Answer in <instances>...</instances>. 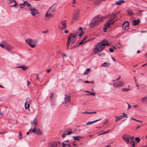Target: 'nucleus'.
I'll return each instance as SVG.
<instances>
[{"label": "nucleus", "instance_id": "nucleus-62", "mask_svg": "<svg viewBox=\"0 0 147 147\" xmlns=\"http://www.w3.org/2000/svg\"><path fill=\"white\" fill-rule=\"evenodd\" d=\"M87 38V36H85V37L82 40H83V41L84 42V41Z\"/></svg>", "mask_w": 147, "mask_h": 147}, {"label": "nucleus", "instance_id": "nucleus-37", "mask_svg": "<svg viewBox=\"0 0 147 147\" xmlns=\"http://www.w3.org/2000/svg\"><path fill=\"white\" fill-rule=\"evenodd\" d=\"M100 1L99 0H97L94 2V4L96 5H98L99 4Z\"/></svg>", "mask_w": 147, "mask_h": 147}, {"label": "nucleus", "instance_id": "nucleus-53", "mask_svg": "<svg viewBox=\"0 0 147 147\" xmlns=\"http://www.w3.org/2000/svg\"><path fill=\"white\" fill-rule=\"evenodd\" d=\"M90 93L92 95L94 96L95 94V93L90 92Z\"/></svg>", "mask_w": 147, "mask_h": 147}, {"label": "nucleus", "instance_id": "nucleus-28", "mask_svg": "<svg viewBox=\"0 0 147 147\" xmlns=\"http://www.w3.org/2000/svg\"><path fill=\"white\" fill-rule=\"evenodd\" d=\"M9 3H15L13 5H12L11 6V7L15 6L17 4V3H16V2L14 0H9Z\"/></svg>", "mask_w": 147, "mask_h": 147}, {"label": "nucleus", "instance_id": "nucleus-1", "mask_svg": "<svg viewBox=\"0 0 147 147\" xmlns=\"http://www.w3.org/2000/svg\"><path fill=\"white\" fill-rule=\"evenodd\" d=\"M110 43H108L106 40H103L98 43L95 46L94 51L95 53L100 52L104 49L103 47L108 46Z\"/></svg>", "mask_w": 147, "mask_h": 147}, {"label": "nucleus", "instance_id": "nucleus-57", "mask_svg": "<svg viewBox=\"0 0 147 147\" xmlns=\"http://www.w3.org/2000/svg\"><path fill=\"white\" fill-rule=\"evenodd\" d=\"M27 103L25 102V107L26 109H28L29 108H27Z\"/></svg>", "mask_w": 147, "mask_h": 147}, {"label": "nucleus", "instance_id": "nucleus-20", "mask_svg": "<svg viewBox=\"0 0 147 147\" xmlns=\"http://www.w3.org/2000/svg\"><path fill=\"white\" fill-rule=\"evenodd\" d=\"M62 147H71L70 144H66L63 142H61Z\"/></svg>", "mask_w": 147, "mask_h": 147}, {"label": "nucleus", "instance_id": "nucleus-21", "mask_svg": "<svg viewBox=\"0 0 147 147\" xmlns=\"http://www.w3.org/2000/svg\"><path fill=\"white\" fill-rule=\"evenodd\" d=\"M78 33H72L69 36H71L70 37V40H71V38H76V37L77 35H78Z\"/></svg>", "mask_w": 147, "mask_h": 147}, {"label": "nucleus", "instance_id": "nucleus-12", "mask_svg": "<svg viewBox=\"0 0 147 147\" xmlns=\"http://www.w3.org/2000/svg\"><path fill=\"white\" fill-rule=\"evenodd\" d=\"M129 26V23L128 21H126L124 22L122 24V28L125 30H127L128 29Z\"/></svg>", "mask_w": 147, "mask_h": 147}, {"label": "nucleus", "instance_id": "nucleus-23", "mask_svg": "<svg viewBox=\"0 0 147 147\" xmlns=\"http://www.w3.org/2000/svg\"><path fill=\"white\" fill-rule=\"evenodd\" d=\"M70 37L71 36H69L68 38V40L66 44V47H67V50L69 49V47L70 43Z\"/></svg>", "mask_w": 147, "mask_h": 147}, {"label": "nucleus", "instance_id": "nucleus-35", "mask_svg": "<svg viewBox=\"0 0 147 147\" xmlns=\"http://www.w3.org/2000/svg\"><path fill=\"white\" fill-rule=\"evenodd\" d=\"M63 133H65L66 135H70L72 133V132L71 131H65L63 132Z\"/></svg>", "mask_w": 147, "mask_h": 147}, {"label": "nucleus", "instance_id": "nucleus-64", "mask_svg": "<svg viewBox=\"0 0 147 147\" xmlns=\"http://www.w3.org/2000/svg\"><path fill=\"white\" fill-rule=\"evenodd\" d=\"M146 65H147V63H146L145 64H144V65H142V67H144L145 66H146Z\"/></svg>", "mask_w": 147, "mask_h": 147}, {"label": "nucleus", "instance_id": "nucleus-4", "mask_svg": "<svg viewBox=\"0 0 147 147\" xmlns=\"http://www.w3.org/2000/svg\"><path fill=\"white\" fill-rule=\"evenodd\" d=\"M55 7H53V6H52L50 8L49 10L47 11V12L45 14V16L46 17L49 18H53L54 16L51 13H49V11H50L51 12H53L55 11Z\"/></svg>", "mask_w": 147, "mask_h": 147}, {"label": "nucleus", "instance_id": "nucleus-2", "mask_svg": "<svg viewBox=\"0 0 147 147\" xmlns=\"http://www.w3.org/2000/svg\"><path fill=\"white\" fill-rule=\"evenodd\" d=\"M101 16H98L92 18L90 24L92 27L97 25L105 18Z\"/></svg>", "mask_w": 147, "mask_h": 147}, {"label": "nucleus", "instance_id": "nucleus-42", "mask_svg": "<svg viewBox=\"0 0 147 147\" xmlns=\"http://www.w3.org/2000/svg\"><path fill=\"white\" fill-rule=\"evenodd\" d=\"M0 46L1 47L3 48H5V45L2 44V43H0Z\"/></svg>", "mask_w": 147, "mask_h": 147}, {"label": "nucleus", "instance_id": "nucleus-47", "mask_svg": "<svg viewBox=\"0 0 147 147\" xmlns=\"http://www.w3.org/2000/svg\"><path fill=\"white\" fill-rule=\"evenodd\" d=\"M114 51V49L113 48H110L109 49V52H113Z\"/></svg>", "mask_w": 147, "mask_h": 147}, {"label": "nucleus", "instance_id": "nucleus-15", "mask_svg": "<svg viewBox=\"0 0 147 147\" xmlns=\"http://www.w3.org/2000/svg\"><path fill=\"white\" fill-rule=\"evenodd\" d=\"M5 48L7 50L10 51L13 49V47L8 43H5Z\"/></svg>", "mask_w": 147, "mask_h": 147}, {"label": "nucleus", "instance_id": "nucleus-6", "mask_svg": "<svg viewBox=\"0 0 147 147\" xmlns=\"http://www.w3.org/2000/svg\"><path fill=\"white\" fill-rule=\"evenodd\" d=\"M79 11V10L78 9H76L75 10L73 17V20L71 22L72 23L74 21L77 20L78 19Z\"/></svg>", "mask_w": 147, "mask_h": 147}, {"label": "nucleus", "instance_id": "nucleus-55", "mask_svg": "<svg viewBox=\"0 0 147 147\" xmlns=\"http://www.w3.org/2000/svg\"><path fill=\"white\" fill-rule=\"evenodd\" d=\"M132 147H135L134 141H133V142L132 143Z\"/></svg>", "mask_w": 147, "mask_h": 147}, {"label": "nucleus", "instance_id": "nucleus-36", "mask_svg": "<svg viewBox=\"0 0 147 147\" xmlns=\"http://www.w3.org/2000/svg\"><path fill=\"white\" fill-rule=\"evenodd\" d=\"M129 90V88H123L121 89V90L122 91L127 92Z\"/></svg>", "mask_w": 147, "mask_h": 147}, {"label": "nucleus", "instance_id": "nucleus-8", "mask_svg": "<svg viewBox=\"0 0 147 147\" xmlns=\"http://www.w3.org/2000/svg\"><path fill=\"white\" fill-rule=\"evenodd\" d=\"M113 85L115 88H118L123 86L124 85V84L122 81H120L115 82Z\"/></svg>", "mask_w": 147, "mask_h": 147}, {"label": "nucleus", "instance_id": "nucleus-30", "mask_svg": "<svg viewBox=\"0 0 147 147\" xmlns=\"http://www.w3.org/2000/svg\"><path fill=\"white\" fill-rule=\"evenodd\" d=\"M110 65V64L109 63L105 62L103 63H102L101 66L104 67H107L109 66Z\"/></svg>", "mask_w": 147, "mask_h": 147}, {"label": "nucleus", "instance_id": "nucleus-46", "mask_svg": "<svg viewBox=\"0 0 147 147\" xmlns=\"http://www.w3.org/2000/svg\"><path fill=\"white\" fill-rule=\"evenodd\" d=\"M127 104L128 105L127 110H129L130 109L131 107V105L129 103H127Z\"/></svg>", "mask_w": 147, "mask_h": 147}, {"label": "nucleus", "instance_id": "nucleus-17", "mask_svg": "<svg viewBox=\"0 0 147 147\" xmlns=\"http://www.w3.org/2000/svg\"><path fill=\"white\" fill-rule=\"evenodd\" d=\"M26 5L28 7H31V5L28 3V2L26 1H25L24 2L23 4H20V7L21 8H23L24 7V5Z\"/></svg>", "mask_w": 147, "mask_h": 147}, {"label": "nucleus", "instance_id": "nucleus-25", "mask_svg": "<svg viewBox=\"0 0 147 147\" xmlns=\"http://www.w3.org/2000/svg\"><path fill=\"white\" fill-rule=\"evenodd\" d=\"M26 102L27 104V108H29L30 104L31 102L30 98H27L26 100Z\"/></svg>", "mask_w": 147, "mask_h": 147}, {"label": "nucleus", "instance_id": "nucleus-41", "mask_svg": "<svg viewBox=\"0 0 147 147\" xmlns=\"http://www.w3.org/2000/svg\"><path fill=\"white\" fill-rule=\"evenodd\" d=\"M76 40V39H75V38H71V42H72V43H74L75 42Z\"/></svg>", "mask_w": 147, "mask_h": 147}, {"label": "nucleus", "instance_id": "nucleus-56", "mask_svg": "<svg viewBox=\"0 0 147 147\" xmlns=\"http://www.w3.org/2000/svg\"><path fill=\"white\" fill-rule=\"evenodd\" d=\"M92 82H89L88 81H86L84 82V83H92Z\"/></svg>", "mask_w": 147, "mask_h": 147}, {"label": "nucleus", "instance_id": "nucleus-29", "mask_svg": "<svg viewBox=\"0 0 147 147\" xmlns=\"http://www.w3.org/2000/svg\"><path fill=\"white\" fill-rule=\"evenodd\" d=\"M100 119H98V120H95L94 121H89L87 123H86V125H90V124H91L92 123H94L96 122H97L98 121L100 120Z\"/></svg>", "mask_w": 147, "mask_h": 147}, {"label": "nucleus", "instance_id": "nucleus-50", "mask_svg": "<svg viewBox=\"0 0 147 147\" xmlns=\"http://www.w3.org/2000/svg\"><path fill=\"white\" fill-rule=\"evenodd\" d=\"M75 142L76 141H74L73 142L72 145L74 146H77V145L76 144H75Z\"/></svg>", "mask_w": 147, "mask_h": 147}, {"label": "nucleus", "instance_id": "nucleus-43", "mask_svg": "<svg viewBox=\"0 0 147 147\" xmlns=\"http://www.w3.org/2000/svg\"><path fill=\"white\" fill-rule=\"evenodd\" d=\"M115 117L116 118L115 121L117 122L118 121L120 120L121 119L118 116H115Z\"/></svg>", "mask_w": 147, "mask_h": 147}, {"label": "nucleus", "instance_id": "nucleus-48", "mask_svg": "<svg viewBox=\"0 0 147 147\" xmlns=\"http://www.w3.org/2000/svg\"><path fill=\"white\" fill-rule=\"evenodd\" d=\"M123 117H127V114H125L124 113H123Z\"/></svg>", "mask_w": 147, "mask_h": 147}, {"label": "nucleus", "instance_id": "nucleus-45", "mask_svg": "<svg viewBox=\"0 0 147 147\" xmlns=\"http://www.w3.org/2000/svg\"><path fill=\"white\" fill-rule=\"evenodd\" d=\"M82 113L84 114H90V112L85 111L84 112H82Z\"/></svg>", "mask_w": 147, "mask_h": 147}, {"label": "nucleus", "instance_id": "nucleus-10", "mask_svg": "<svg viewBox=\"0 0 147 147\" xmlns=\"http://www.w3.org/2000/svg\"><path fill=\"white\" fill-rule=\"evenodd\" d=\"M29 10L31 11V15L33 16L39 13L38 10L34 8H31L29 9Z\"/></svg>", "mask_w": 147, "mask_h": 147}, {"label": "nucleus", "instance_id": "nucleus-34", "mask_svg": "<svg viewBox=\"0 0 147 147\" xmlns=\"http://www.w3.org/2000/svg\"><path fill=\"white\" fill-rule=\"evenodd\" d=\"M73 137L74 138V140L79 141L80 140L79 138H81V137L80 136H73Z\"/></svg>", "mask_w": 147, "mask_h": 147}, {"label": "nucleus", "instance_id": "nucleus-39", "mask_svg": "<svg viewBox=\"0 0 147 147\" xmlns=\"http://www.w3.org/2000/svg\"><path fill=\"white\" fill-rule=\"evenodd\" d=\"M54 94L53 92H51V94L50 98L51 100H53V98Z\"/></svg>", "mask_w": 147, "mask_h": 147}, {"label": "nucleus", "instance_id": "nucleus-58", "mask_svg": "<svg viewBox=\"0 0 147 147\" xmlns=\"http://www.w3.org/2000/svg\"><path fill=\"white\" fill-rule=\"evenodd\" d=\"M58 144L59 146H61V142H58Z\"/></svg>", "mask_w": 147, "mask_h": 147}, {"label": "nucleus", "instance_id": "nucleus-31", "mask_svg": "<svg viewBox=\"0 0 147 147\" xmlns=\"http://www.w3.org/2000/svg\"><path fill=\"white\" fill-rule=\"evenodd\" d=\"M33 77L34 78V80L35 81H37L38 80L39 81L40 80L38 77V74H37L36 76H33Z\"/></svg>", "mask_w": 147, "mask_h": 147}, {"label": "nucleus", "instance_id": "nucleus-60", "mask_svg": "<svg viewBox=\"0 0 147 147\" xmlns=\"http://www.w3.org/2000/svg\"><path fill=\"white\" fill-rule=\"evenodd\" d=\"M110 131L111 130H108L106 131H104L105 134L108 133L109 132V131Z\"/></svg>", "mask_w": 147, "mask_h": 147}, {"label": "nucleus", "instance_id": "nucleus-19", "mask_svg": "<svg viewBox=\"0 0 147 147\" xmlns=\"http://www.w3.org/2000/svg\"><path fill=\"white\" fill-rule=\"evenodd\" d=\"M141 101L143 103L147 104V95L142 98L141 99Z\"/></svg>", "mask_w": 147, "mask_h": 147}, {"label": "nucleus", "instance_id": "nucleus-52", "mask_svg": "<svg viewBox=\"0 0 147 147\" xmlns=\"http://www.w3.org/2000/svg\"><path fill=\"white\" fill-rule=\"evenodd\" d=\"M65 135H66L65 134L63 133V134L61 135V136L63 138H64Z\"/></svg>", "mask_w": 147, "mask_h": 147}, {"label": "nucleus", "instance_id": "nucleus-5", "mask_svg": "<svg viewBox=\"0 0 147 147\" xmlns=\"http://www.w3.org/2000/svg\"><path fill=\"white\" fill-rule=\"evenodd\" d=\"M113 20V19H111L107 21V24L105 25V27L103 28V31L104 32H106L107 31V28L110 26L111 24H113L115 22V21L112 22Z\"/></svg>", "mask_w": 147, "mask_h": 147}, {"label": "nucleus", "instance_id": "nucleus-40", "mask_svg": "<svg viewBox=\"0 0 147 147\" xmlns=\"http://www.w3.org/2000/svg\"><path fill=\"white\" fill-rule=\"evenodd\" d=\"M105 134L104 131H101L98 133V135L100 136L101 135Z\"/></svg>", "mask_w": 147, "mask_h": 147}, {"label": "nucleus", "instance_id": "nucleus-14", "mask_svg": "<svg viewBox=\"0 0 147 147\" xmlns=\"http://www.w3.org/2000/svg\"><path fill=\"white\" fill-rule=\"evenodd\" d=\"M38 123V120L37 119H34L33 122L31 123V128H35L37 127Z\"/></svg>", "mask_w": 147, "mask_h": 147}, {"label": "nucleus", "instance_id": "nucleus-32", "mask_svg": "<svg viewBox=\"0 0 147 147\" xmlns=\"http://www.w3.org/2000/svg\"><path fill=\"white\" fill-rule=\"evenodd\" d=\"M127 13L129 16H132L133 14V12L132 10L130 9H129L127 10Z\"/></svg>", "mask_w": 147, "mask_h": 147}, {"label": "nucleus", "instance_id": "nucleus-18", "mask_svg": "<svg viewBox=\"0 0 147 147\" xmlns=\"http://www.w3.org/2000/svg\"><path fill=\"white\" fill-rule=\"evenodd\" d=\"M57 144L55 142L50 143L48 144V147H57Z\"/></svg>", "mask_w": 147, "mask_h": 147}, {"label": "nucleus", "instance_id": "nucleus-27", "mask_svg": "<svg viewBox=\"0 0 147 147\" xmlns=\"http://www.w3.org/2000/svg\"><path fill=\"white\" fill-rule=\"evenodd\" d=\"M124 2V1L123 0H120L116 2L115 3V4L119 5Z\"/></svg>", "mask_w": 147, "mask_h": 147}, {"label": "nucleus", "instance_id": "nucleus-26", "mask_svg": "<svg viewBox=\"0 0 147 147\" xmlns=\"http://www.w3.org/2000/svg\"><path fill=\"white\" fill-rule=\"evenodd\" d=\"M120 13V12H117L115 14H113L111 15V18H112L111 19H113V20L116 17L117 15L119 13Z\"/></svg>", "mask_w": 147, "mask_h": 147}, {"label": "nucleus", "instance_id": "nucleus-54", "mask_svg": "<svg viewBox=\"0 0 147 147\" xmlns=\"http://www.w3.org/2000/svg\"><path fill=\"white\" fill-rule=\"evenodd\" d=\"M96 111L94 112H90V114H96Z\"/></svg>", "mask_w": 147, "mask_h": 147}, {"label": "nucleus", "instance_id": "nucleus-11", "mask_svg": "<svg viewBox=\"0 0 147 147\" xmlns=\"http://www.w3.org/2000/svg\"><path fill=\"white\" fill-rule=\"evenodd\" d=\"M32 132L36 135H39L41 134L40 129L36 127L33 128V129H32Z\"/></svg>", "mask_w": 147, "mask_h": 147}, {"label": "nucleus", "instance_id": "nucleus-61", "mask_svg": "<svg viewBox=\"0 0 147 147\" xmlns=\"http://www.w3.org/2000/svg\"><path fill=\"white\" fill-rule=\"evenodd\" d=\"M83 40H82L81 42L79 43L78 45H81L83 43Z\"/></svg>", "mask_w": 147, "mask_h": 147}, {"label": "nucleus", "instance_id": "nucleus-9", "mask_svg": "<svg viewBox=\"0 0 147 147\" xmlns=\"http://www.w3.org/2000/svg\"><path fill=\"white\" fill-rule=\"evenodd\" d=\"M122 138L124 140L125 142L128 144L129 140L131 138V136L125 134L123 136Z\"/></svg>", "mask_w": 147, "mask_h": 147}, {"label": "nucleus", "instance_id": "nucleus-33", "mask_svg": "<svg viewBox=\"0 0 147 147\" xmlns=\"http://www.w3.org/2000/svg\"><path fill=\"white\" fill-rule=\"evenodd\" d=\"M90 71V68H88L86 69L84 73V75H86L88 74V73Z\"/></svg>", "mask_w": 147, "mask_h": 147}, {"label": "nucleus", "instance_id": "nucleus-51", "mask_svg": "<svg viewBox=\"0 0 147 147\" xmlns=\"http://www.w3.org/2000/svg\"><path fill=\"white\" fill-rule=\"evenodd\" d=\"M32 129H30L29 130V131L26 133V134L27 135H28L30 132H32Z\"/></svg>", "mask_w": 147, "mask_h": 147}, {"label": "nucleus", "instance_id": "nucleus-49", "mask_svg": "<svg viewBox=\"0 0 147 147\" xmlns=\"http://www.w3.org/2000/svg\"><path fill=\"white\" fill-rule=\"evenodd\" d=\"M72 3L74 5L76 3V0H72Z\"/></svg>", "mask_w": 147, "mask_h": 147}, {"label": "nucleus", "instance_id": "nucleus-22", "mask_svg": "<svg viewBox=\"0 0 147 147\" xmlns=\"http://www.w3.org/2000/svg\"><path fill=\"white\" fill-rule=\"evenodd\" d=\"M16 67L17 68H22L24 70H26L28 68V67L25 66L24 65L17 66Z\"/></svg>", "mask_w": 147, "mask_h": 147}, {"label": "nucleus", "instance_id": "nucleus-13", "mask_svg": "<svg viewBox=\"0 0 147 147\" xmlns=\"http://www.w3.org/2000/svg\"><path fill=\"white\" fill-rule=\"evenodd\" d=\"M70 97L69 96L65 94V100L63 102V104H65L67 103L70 102Z\"/></svg>", "mask_w": 147, "mask_h": 147}, {"label": "nucleus", "instance_id": "nucleus-24", "mask_svg": "<svg viewBox=\"0 0 147 147\" xmlns=\"http://www.w3.org/2000/svg\"><path fill=\"white\" fill-rule=\"evenodd\" d=\"M140 22V19H138V20H134L133 22V25L134 26H135L137 25H138V24Z\"/></svg>", "mask_w": 147, "mask_h": 147}, {"label": "nucleus", "instance_id": "nucleus-63", "mask_svg": "<svg viewBox=\"0 0 147 147\" xmlns=\"http://www.w3.org/2000/svg\"><path fill=\"white\" fill-rule=\"evenodd\" d=\"M68 30H65V33H67L68 32Z\"/></svg>", "mask_w": 147, "mask_h": 147}, {"label": "nucleus", "instance_id": "nucleus-3", "mask_svg": "<svg viewBox=\"0 0 147 147\" xmlns=\"http://www.w3.org/2000/svg\"><path fill=\"white\" fill-rule=\"evenodd\" d=\"M25 41L32 48L35 47L38 42L37 40H33L31 38L27 39Z\"/></svg>", "mask_w": 147, "mask_h": 147}, {"label": "nucleus", "instance_id": "nucleus-44", "mask_svg": "<svg viewBox=\"0 0 147 147\" xmlns=\"http://www.w3.org/2000/svg\"><path fill=\"white\" fill-rule=\"evenodd\" d=\"M135 139H136V141L138 142H139L140 141V138H139V137H136V138H135Z\"/></svg>", "mask_w": 147, "mask_h": 147}, {"label": "nucleus", "instance_id": "nucleus-59", "mask_svg": "<svg viewBox=\"0 0 147 147\" xmlns=\"http://www.w3.org/2000/svg\"><path fill=\"white\" fill-rule=\"evenodd\" d=\"M138 12H139L141 14H142V12H143V10H138Z\"/></svg>", "mask_w": 147, "mask_h": 147}, {"label": "nucleus", "instance_id": "nucleus-7", "mask_svg": "<svg viewBox=\"0 0 147 147\" xmlns=\"http://www.w3.org/2000/svg\"><path fill=\"white\" fill-rule=\"evenodd\" d=\"M59 27L61 30L66 28L67 27L66 21L65 20H61L59 24Z\"/></svg>", "mask_w": 147, "mask_h": 147}, {"label": "nucleus", "instance_id": "nucleus-16", "mask_svg": "<svg viewBox=\"0 0 147 147\" xmlns=\"http://www.w3.org/2000/svg\"><path fill=\"white\" fill-rule=\"evenodd\" d=\"M76 33H78V35H79L80 37L82 36L84 34V33L83 32L82 28H78V31L75 32Z\"/></svg>", "mask_w": 147, "mask_h": 147}, {"label": "nucleus", "instance_id": "nucleus-38", "mask_svg": "<svg viewBox=\"0 0 147 147\" xmlns=\"http://www.w3.org/2000/svg\"><path fill=\"white\" fill-rule=\"evenodd\" d=\"M19 135L18 136V138L19 139H21L22 138V134L20 131H19Z\"/></svg>", "mask_w": 147, "mask_h": 147}]
</instances>
